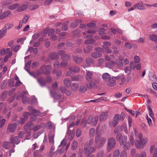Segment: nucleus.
<instances>
[{
  "label": "nucleus",
  "mask_w": 157,
  "mask_h": 157,
  "mask_svg": "<svg viewBox=\"0 0 157 157\" xmlns=\"http://www.w3.org/2000/svg\"><path fill=\"white\" fill-rule=\"evenodd\" d=\"M28 7L26 4H23L21 6L19 5L17 7V10L19 12L25 10L27 9Z\"/></svg>",
  "instance_id": "393cba45"
},
{
  "label": "nucleus",
  "mask_w": 157,
  "mask_h": 157,
  "mask_svg": "<svg viewBox=\"0 0 157 157\" xmlns=\"http://www.w3.org/2000/svg\"><path fill=\"white\" fill-rule=\"evenodd\" d=\"M6 29H2L0 30V37H2L6 34Z\"/></svg>",
  "instance_id": "49530a36"
},
{
  "label": "nucleus",
  "mask_w": 157,
  "mask_h": 157,
  "mask_svg": "<svg viewBox=\"0 0 157 157\" xmlns=\"http://www.w3.org/2000/svg\"><path fill=\"white\" fill-rule=\"evenodd\" d=\"M32 125V122H29V123H26L25 125V127L28 129L31 130L32 129L31 127Z\"/></svg>",
  "instance_id": "13d9d810"
},
{
  "label": "nucleus",
  "mask_w": 157,
  "mask_h": 157,
  "mask_svg": "<svg viewBox=\"0 0 157 157\" xmlns=\"http://www.w3.org/2000/svg\"><path fill=\"white\" fill-rule=\"evenodd\" d=\"M10 14V12L9 10H7L3 13L0 16V19H3L5 17H7Z\"/></svg>",
  "instance_id": "4be33fe9"
},
{
  "label": "nucleus",
  "mask_w": 157,
  "mask_h": 157,
  "mask_svg": "<svg viewBox=\"0 0 157 157\" xmlns=\"http://www.w3.org/2000/svg\"><path fill=\"white\" fill-rule=\"evenodd\" d=\"M31 62L30 61H29L27 63H26L25 65V70L28 72V73L31 75V74L30 72L29 69V67L30 66V64H31Z\"/></svg>",
  "instance_id": "58836bf2"
},
{
  "label": "nucleus",
  "mask_w": 157,
  "mask_h": 157,
  "mask_svg": "<svg viewBox=\"0 0 157 157\" xmlns=\"http://www.w3.org/2000/svg\"><path fill=\"white\" fill-rule=\"evenodd\" d=\"M107 140V138L105 137H101V134H97L95 137L94 142L96 144L98 143V147L101 148L103 147L105 143Z\"/></svg>",
  "instance_id": "f257e3e1"
},
{
  "label": "nucleus",
  "mask_w": 157,
  "mask_h": 157,
  "mask_svg": "<svg viewBox=\"0 0 157 157\" xmlns=\"http://www.w3.org/2000/svg\"><path fill=\"white\" fill-rule=\"evenodd\" d=\"M69 23V21H66L65 23H63L62 25L63 26L62 27V30H67L68 29V27L67 25Z\"/></svg>",
  "instance_id": "ea45409f"
},
{
  "label": "nucleus",
  "mask_w": 157,
  "mask_h": 157,
  "mask_svg": "<svg viewBox=\"0 0 157 157\" xmlns=\"http://www.w3.org/2000/svg\"><path fill=\"white\" fill-rule=\"evenodd\" d=\"M50 57L52 59H55L58 58V54L56 53H52L50 54Z\"/></svg>",
  "instance_id": "72a5a7b5"
},
{
  "label": "nucleus",
  "mask_w": 157,
  "mask_h": 157,
  "mask_svg": "<svg viewBox=\"0 0 157 157\" xmlns=\"http://www.w3.org/2000/svg\"><path fill=\"white\" fill-rule=\"evenodd\" d=\"M60 63L58 61H56L54 63V70L52 73L53 74H55L56 72V70L59 67Z\"/></svg>",
  "instance_id": "a878e982"
},
{
  "label": "nucleus",
  "mask_w": 157,
  "mask_h": 157,
  "mask_svg": "<svg viewBox=\"0 0 157 157\" xmlns=\"http://www.w3.org/2000/svg\"><path fill=\"white\" fill-rule=\"evenodd\" d=\"M17 126V125L16 123L9 124L6 129V133H9L10 132H14Z\"/></svg>",
  "instance_id": "423d86ee"
},
{
  "label": "nucleus",
  "mask_w": 157,
  "mask_h": 157,
  "mask_svg": "<svg viewBox=\"0 0 157 157\" xmlns=\"http://www.w3.org/2000/svg\"><path fill=\"white\" fill-rule=\"evenodd\" d=\"M85 62L86 65L83 66V67L85 68L86 67H90L91 65L94 63V62L93 59L90 58H86L85 59Z\"/></svg>",
  "instance_id": "f3484780"
},
{
  "label": "nucleus",
  "mask_w": 157,
  "mask_h": 157,
  "mask_svg": "<svg viewBox=\"0 0 157 157\" xmlns=\"http://www.w3.org/2000/svg\"><path fill=\"white\" fill-rule=\"evenodd\" d=\"M83 78V77L79 75H77L73 76L71 78V79L73 81H78Z\"/></svg>",
  "instance_id": "aec40b11"
},
{
  "label": "nucleus",
  "mask_w": 157,
  "mask_h": 157,
  "mask_svg": "<svg viewBox=\"0 0 157 157\" xmlns=\"http://www.w3.org/2000/svg\"><path fill=\"white\" fill-rule=\"evenodd\" d=\"M104 154V152L102 150L100 151L97 155V157H103Z\"/></svg>",
  "instance_id": "774afa93"
},
{
  "label": "nucleus",
  "mask_w": 157,
  "mask_h": 157,
  "mask_svg": "<svg viewBox=\"0 0 157 157\" xmlns=\"http://www.w3.org/2000/svg\"><path fill=\"white\" fill-rule=\"evenodd\" d=\"M79 87L78 84V83L75 82L72 83L71 86V89L74 91H76Z\"/></svg>",
  "instance_id": "c85d7f7f"
},
{
  "label": "nucleus",
  "mask_w": 157,
  "mask_h": 157,
  "mask_svg": "<svg viewBox=\"0 0 157 157\" xmlns=\"http://www.w3.org/2000/svg\"><path fill=\"white\" fill-rule=\"evenodd\" d=\"M74 61L77 63H81L83 60V58L78 56H74L73 58Z\"/></svg>",
  "instance_id": "412c9836"
},
{
  "label": "nucleus",
  "mask_w": 157,
  "mask_h": 157,
  "mask_svg": "<svg viewBox=\"0 0 157 157\" xmlns=\"http://www.w3.org/2000/svg\"><path fill=\"white\" fill-rule=\"evenodd\" d=\"M22 99L23 102L24 104L29 101V98L24 96L22 97Z\"/></svg>",
  "instance_id": "052dcab7"
},
{
  "label": "nucleus",
  "mask_w": 157,
  "mask_h": 157,
  "mask_svg": "<svg viewBox=\"0 0 157 157\" xmlns=\"http://www.w3.org/2000/svg\"><path fill=\"white\" fill-rule=\"evenodd\" d=\"M149 39L150 40L157 43V36L155 35H151L149 36Z\"/></svg>",
  "instance_id": "473e14b6"
},
{
  "label": "nucleus",
  "mask_w": 157,
  "mask_h": 157,
  "mask_svg": "<svg viewBox=\"0 0 157 157\" xmlns=\"http://www.w3.org/2000/svg\"><path fill=\"white\" fill-rule=\"evenodd\" d=\"M95 41V40L93 39L87 40L84 42V44L86 45H88L92 44Z\"/></svg>",
  "instance_id": "79ce46f5"
},
{
  "label": "nucleus",
  "mask_w": 157,
  "mask_h": 157,
  "mask_svg": "<svg viewBox=\"0 0 157 157\" xmlns=\"http://www.w3.org/2000/svg\"><path fill=\"white\" fill-rule=\"evenodd\" d=\"M146 118L147 120V122L149 126L150 127L152 126V124L151 120L150 118L148 117V116L147 115L146 116Z\"/></svg>",
  "instance_id": "864d4df0"
},
{
  "label": "nucleus",
  "mask_w": 157,
  "mask_h": 157,
  "mask_svg": "<svg viewBox=\"0 0 157 157\" xmlns=\"http://www.w3.org/2000/svg\"><path fill=\"white\" fill-rule=\"evenodd\" d=\"M47 125L49 129H52L54 131L55 130V127L51 122H48Z\"/></svg>",
  "instance_id": "c756f323"
},
{
  "label": "nucleus",
  "mask_w": 157,
  "mask_h": 157,
  "mask_svg": "<svg viewBox=\"0 0 157 157\" xmlns=\"http://www.w3.org/2000/svg\"><path fill=\"white\" fill-rule=\"evenodd\" d=\"M78 143L76 141H74L71 145V149L74 150H75L78 147Z\"/></svg>",
  "instance_id": "4c0bfd02"
},
{
  "label": "nucleus",
  "mask_w": 157,
  "mask_h": 157,
  "mask_svg": "<svg viewBox=\"0 0 157 157\" xmlns=\"http://www.w3.org/2000/svg\"><path fill=\"white\" fill-rule=\"evenodd\" d=\"M117 79H120L121 82L119 83L120 85H121L124 83L125 81V76L123 75H118L116 76Z\"/></svg>",
  "instance_id": "6ab92c4d"
},
{
  "label": "nucleus",
  "mask_w": 157,
  "mask_h": 157,
  "mask_svg": "<svg viewBox=\"0 0 157 157\" xmlns=\"http://www.w3.org/2000/svg\"><path fill=\"white\" fill-rule=\"evenodd\" d=\"M102 78L103 81L106 83L109 81V80L111 78V76L109 74L107 73H105L103 74Z\"/></svg>",
  "instance_id": "dca6fc26"
},
{
  "label": "nucleus",
  "mask_w": 157,
  "mask_h": 157,
  "mask_svg": "<svg viewBox=\"0 0 157 157\" xmlns=\"http://www.w3.org/2000/svg\"><path fill=\"white\" fill-rule=\"evenodd\" d=\"M93 119V116H91V115L89 117L87 121V123L89 124H90L92 122Z\"/></svg>",
  "instance_id": "bf43d9fd"
},
{
  "label": "nucleus",
  "mask_w": 157,
  "mask_h": 157,
  "mask_svg": "<svg viewBox=\"0 0 157 157\" xmlns=\"http://www.w3.org/2000/svg\"><path fill=\"white\" fill-rule=\"evenodd\" d=\"M86 80L88 82L93 80V79L92 76L93 75V74L92 72L86 70Z\"/></svg>",
  "instance_id": "4468645a"
},
{
  "label": "nucleus",
  "mask_w": 157,
  "mask_h": 157,
  "mask_svg": "<svg viewBox=\"0 0 157 157\" xmlns=\"http://www.w3.org/2000/svg\"><path fill=\"white\" fill-rule=\"evenodd\" d=\"M96 150V147L89 146L88 144H85L84 151L86 156H88L90 155L95 152Z\"/></svg>",
  "instance_id": "7ed1b4c3"
},
{
  "label": "nucleus",
  "mask_w": 157,
  "mask_h": 157,
  "mask_svg": "<svg viewBox=\"0 0 157 157\" xmlns=\"http://www.w3.org/2000/svg\"><path fill=\"white\" fill-rule=\"evenodd\" d=\"M38 7V6L37 5H33L30 6L29 8L31 10H35Z\"/></svg>",
  "instance_id": "0e129e2a"
},
{
  "label": "nucleus",
  "mask_w": 157,
  "mask_h": 157,
  "mask_svg": "<svg viewBox=\"0 0 157 157\" xmlns=\"http://www.w3.org/2000/svg\"><path fill=\"white\" fill-rule=\"evenodd\" d=\"M80 124L83 125V127H86V120L85 118H83Z\"/></svg>",
  "instance_id": "69168bd1"
},
{
  "label": "nucleus",
  "mask_w": 157,
  "mask_h": 157,
  "mask_svg": "<svg viewBox=\"0 0 157 157\" xmlns=\"http://www.w3.org/2000/svg\"><path fill=\"white\" fill-rule=\"evenodd\" d=\"M58 54L62 56L61 58L63 61H67L69 59V56L66 54L64 52L63 50L59 51Z\"/></svg>",
  "instance_id": "9d476101"
},
{
  "label": "nucleus",
  "mask_w": 157,
  "mask_h": 157,
  "mask_svg": "<svg viewBox=\"0 0 157 157\" xmlns=\"http://www.w3.org/2000/svg\"><path fill=\"white\" fill-rule=\"evenodd\" d=\"M90 83L86 84L87 88L89 89H91L95 85V83L93 81V80L90 81Z\"/></svg>",
  "instance_id": "c9c22d12"
},
{
  "label": "nucleus",
  "mask_w": 157,
  "mask_h": 157,
  "mask_svg": "<svg viewBox=\"0 0 157 157\" xmlns=\"http://www.w3.org/2000/svg\"><path fill=\"white\" fill-rule=\"evenodd\" d=\"M116 144L115 139L113 138H110L108 141V149H111L113 148Z\"/></svg>",
  "instance_id": "0eeeda50"
},
{
  "label": "nucleus",
  "mask_w": 157,
  "mask_h": 157,
  "mask_svg": "<svg viewBox=\"0 0 157 157\" xmlns=\"http://www.w3.org/2000/svg\"><path fill=\"white\" fill-rule=\"evenodd\" d=\"M55 136L54 132H51L49 134L48 137L49 141L50 143L54 144V137Z\"/></svg>",
  "instance_id": "5701e85b"
},
{
  "label": "nucleus",
  "mask_w": 157,
  "mask_h": 157,
  "mask_svg": "<svg viewBox=\"0 0 157 157\" xmlns=\"http://www.w3.org/2000/svg\"><path fill=\"white\" fill-rule=\"evenodd\" d=\"M134 59L135 62L136 63H139L140 61V57L138 56H135L134 57Z\"/></svg>",
  "instance_id": "338daca9"
},
{
  "label": "nucleus",
  "mask_w": 157,
  "mask_h": 157,
  "mask_svg": "<svg viewBox=\"0 0 157 157\" xmlns=\"http://www.w3.org/2000/svg\"><path fill=\"white\" fill-rule=\"evenodd\" d=\"M86 88L84 85L81 86L79 89L80 91L82 93L85 92L86 90Z\"/></svg>",
  "instance_id": "8fccbe9b"
},
{
  "label": "nucleus",
  "mask_w": 157,
  "mask_h": 157,
  "mask_svg": "<svg viewBox=\"0 0 157 157\" xmlns=\"http://www.w3.org/2000/svg\"><path fill=\"white\" fill-rule=\"evenodd\" d=\"M95 129L94 128H91L89 130V135L90 137H94L95 133Z\"/></svg>",
  "instance_id": "e433bc0d"
},
{
  "label": "nucleus",
  "mask_w": 157,
  "mask_h": 157,
  "mask_svg": "<svg viewBox=\"0 0 157 157\" xmlns=\"http://www.w3.org/2000/svg\"><path fill=\"white\" fill-rule=\"evenodd\" d=\"M19 6V4H14L9 6V9L10 10H13L15 9L16 8L17 9L18 6Z\"/></svg>",
  "instance_id": "c03bdc74"
},
{
  "label": "nucleus",
  "mask_w": 157,
  "mask_h": 157,
  "mask_svg": "<svg viewBox=\"0 0 157 157\" xmlns=\"http://www.w3.org/2000/svg\"><path fill=\"white\" fill-rule=\"evenodd\" d=\"M37 81L41 86H44L46 82L44 79L42 77L38 78Z\"/></svg>",
  "instance_id": "cd10ccee"
},
{
  "label": "nucleus",
  "mask_w": 157,
  "mask_h": 157,
  "mask_svg": "<svg viewBox=\"0 0 157 157\" xmlns=\"http://www.w3.org/2000/svg\"><path fill=\"white\" fill-rule=\"evenodd\" d=\"M125 118V114L124 112H122L120 115L118 114L115 115L112 124L109 123L110 127H115L118 124L119 121H122Z\"/></svg>",
  "instance_id": "f03ea898"
},
{
  "label": "nucleus",
  "mask_w": 157,
  "mask_h": 157,
  "mask_svg": "<svg viewBox=\"0 0 157 157\" xmlns=\"http://www.w3.org/2000/svg\"><path fill=\"white\" fill-rule=\"evenodd\" d=\"M2 117L1 116L0 117V127L1 128L4 124L5 120L4 119H2Z\"/></svg>",
  "instance_id": "6e6d98bb"
},
{
  "label": "nucleus",
  "mask_w": 157,
  "mask_h": 157,
  "mask_svg": "<svg viewBox=\"0 0 157 157\" xmlns=\"http://www.w3.org/2000/svg\"><path fill=\"white\" fill-rule=\"evenodd\" d=\"M98 116H96L94 117V121L92 124L93 126H95L96 125L98 120Z\"/></svg>",
  "instance_id": "603ef678"
},
{
  "label": "nucleus",
  "mask_w": 157,
  "mask_h": 157,
  "mask_svg": "<svg viewBox=\"0 0 157 157\" xmlns=\"http://www.w3.org/2000/svg\"><path fill=\"white\" fill-rule=\"evenodd\" d=\"M131 68L129 67L126 66L124 68V71L125 73L130 74L131 72Z\"/></svg>",
  "instance_id": "a18cd8bd"
},
{
  "label": "nucleus",
  "mask_w": 157,
  "mask_h": 157,
  "mask_svg": "<svg viewBox=\"0 0 157 157\" xmlns=\"http://www.w3.org/2000/svg\"><path fill=\"white\" fill-rule=\"evenodd\" d=\"M91 56L93 58H97L101 57L102 56V54L98 52H94L91 53Z\"/></svg>",
  "instance_id": "b1692460"
},
{
  "label": "nucleus",
  "mask_w": 157,
  "mask_h": 157,
  "mask_svg": "<svg viewBox=\"0 0 157 157\" xmlns=\"http://www.w3.org/2000/svg\"><path fill=\"white\" fill-rule=\"evenodd\" d=\"M10 141L12 144H17L20 143V140H19L18 136L14 137L13 135H12L10 138Z\"/></svg>",
  "instance_id": "9b49d317"
},
{
  "label": "nucleus",
  "mask_w": 157,
  "mask_h": 157,
  "mask_svg": "<svg viewBox=\"0 0 157 157\" xmlns=\"http://www.w3.org/2000/svg\"><path fill=\"white\" fill-rule=\"evenodd\" d=\"M109 117L108 112H107L102 113L99 117V120L100 121H103L107 119Z\"/></svg>",
  "instance_id": "ddd939ff"
},
{
  "label": "nucleus",
  "mask_w": 157,
  "mask_h": 157,
  "mask_svg": "<svg viewBox=\"0 0 157 157\" xmlns=\"http://www.w3.org/2000/svg\"><path fill=\"white\" fill-rule=\"evenodd\" d=\"M13 26V25L12 24L8 23L6 24L5 25V28L4 29H6L7 31V29H10Z\"/></svg>",
  "instance_id": "3c124183"
},
{
  "label": "nucleus",
  "mask_w": 157,
  "mask_h": 157,
  "mask_svg": "<svg viewBox=\"0 0 157 157\" xmlns=\"http://www.w3.org/2000/svg\"><path fill=\"white\" fill-rule=\"evenodd\" d=\"M116 77H113L112 78L107 82L106 84L109 86H114L116 84Z\"/></svg>",
  "instance_id": "2eb2a0df"
},
{
  "label": "nucleus",
  "mask_w": 157,
  "mask_h": 157,
  "mask_svg": "<svg viewBox=\"0 0 157 157\" xmlns=\"http://www.w3.org/2000/svg\"><path fill=\"white\" fill-rule=\"evenodd\" d=\"M120 154V152L118 150H116L113 154V157H118Z\"/></svg>",
  "instance_id": "e2e57ef3"
},
{
  "label": "nucleus",
  "mask_w": 157,
  "mask_h": 157,
  "mask_svg": "<svg viewBox=\"0 0 157 157\" xmlns=\"http://www.w3.org/2000/svg\"><path fill=\"white\" fill-rule=\"evenodd\" d=\"M28 109L32 114L36 116H38L40 114V111L33 108L32 106L29 107Z\"/></svg>",
  "instance_id": "1a4fd4ad"
},
{
  "label": "nucleus",
  "mask_w": 157,
  "mask_h": 157,
  "mask_svg": "<svg viewBox=\"0 0 157 157\" xmlns=\"http://www.w3.org/2000/svg\"><path fill=\"white\" fill-rule=\"evenodd\" d=\"M50 93L51 97L55 99L59 100L61 97V95L59 93H57L55 91L50 90Z\"/></svg>",
  "instance_id": "6e6552de"
},
{
  "label": "nucleus",
  "mask_w": 157,
  "mask_h": 157,
  "mask_svg": "<svg viewBox=\"0 0 157 157\" xmlns=\"http://www.w3.org/2000/svg\"><path fill=\"white\" fill-rule=\"evenodd\" d=\"M127 140V136H123L122 137L121 140L120 141V145H122Z\"/></svg>",
  "instance_id": "7c9ffc66"
},
{
  "label": "nucleus",
  "mask_w": 157,
  "mask_h": 157,
  "mask_svg": "<svg viewBox=\"0 0 157 157\" xmlns=\"http://www.w3.org/2000/svg\"><path fill=\"white\" fill-rule=\"evenodd\" d=\"M127 156V153L124 150H123L121 152L120 155V157H126Z\"/></svg>",
  "instance_id": "4d7b16f0"
},
{
  "label": "nucleus",
  "mask_w": 157,
  "mask_h": 157,
  "mask_svg": "<svg viewBox=\"0 0 157 157\" xmlns=\"http://www.w3.org/2000/svg\"><path fill=\"white\" fill-rule=\"evenodd\" d=\"M20 47V46L19 45H17L16 46H13L11 48V50L13 51L17 52L18 51Z\"/></svg>",
  "instance_id": "a19ab883"
},
{
  "label": "nucleus",
  "mask_w": 157,
  "mask_h": 157,
  "mask_svg": "<svg viewBox=\"0 0 157 157\" xmlns=\"http://www.w3.org/2000/svg\"><path fill=\"white\" fill-rule=\"evenodd\" d=\"M147 138H144L140 140V141L137 140L136 141L135 145L139 149H142L145 146V144L147 142Z\"/></svg>",
  "instance_id": "20e7f679"
},
{
  "label": "nucleus",
  "mask_w": 157,
  "mask_h": 157,
  "mask_svg": "<svg viewBox=\"0 0 157 157\" xmlns=\"http://www.w3.org/2000/svg\"><path fill=\"white\" fill-rule=\"evenodd\" d=\"M94 140L93 138H90L89 141L86 143L85 144H88L89 146H91L94 143Z\"/></svg>",
  "instance_id": "680f3d73"
},
{
  "label": "nucleus",
  "mask_w": 157,
  "mask_h": 157,
  "mask_svg": "<svg viewBox=\"0 0 157 157\" xmlns=\"http://www.w3.org/2000/svg\"><path fill=\"white\" fill-rule=\"evenodd\" d=\"M99 34L100 35L102 36V35L104 33L106 29L103 28H100L99 29Z\"/></svg>",
  "instance_id": "5fc2aeb1"
},
{
  "label": "nucleus",
  "mask_w": 157,
  "mask_h": 157,
  "mask_svg": "<svg viewBox=\"0 0 157 157\" xmlns=\"http://www.w3.org/2000/svg\"><path fill=\"white\" fill-rule=\"evenodd\" d=\"M98 66H101L105 62V60L103 59L100 58L98 61Z\"/></svg>",
  "instance_id": "de8ad7c7"
},
{
  "label": "nucleus",
  "mask_w": 157,
  "mask_h": 157,
  "mask_svg": "<svg viewBox=\"0 0 157 157\" xmlns=\"http://www.w3.org/2000/svg\"><path fill=\"white\" fill-rule=\"evenodd\" d=\"M3 147L6 149H9L10 147V144L9 142H6L3 144Z\"/></svg>",
  "instance_id": "09e8293b"
},
{
  "label": "nucleus",
  "mask_w": 157,
  "mask_h": 157,
  "mask_svg": "<svg viewBox=\"0 0 157 157\" xmlns=\"http://www.w3.org/2000/svg\"><path fill=\"white\" fill-rule=\"evenodd\" d=\"M130 145L129 142H126L123 144V148L125 151L127 150L130 148Z\"/></svg>",
  "instance_id": "2f4dec72"
},
{
  "label": "nucleus",
  "mask_w": 157,
  "mask_h": 157,
  "mask_svg": "<svg viewBox=\"0 0 157 157\" xmlns=\"http://www.w3.org/2000/svg\"><path fill=\"white\" fill-rule=\"evenodd\" d=\"M92 48V47L91 46H87L86 48L84 49V51L86 53L90 52H91Z\"/></svg>",
  "instance_id": "f704fd0d"
},
{
  "label": "nucleus",
  "mask_w": 157,
  "mask_h": 157,
  "mask_svg": "<svg viewBox=\"0 0 157 157\" xmlns=\"http://www.w3.org/2000/svg\"><path fill=\"white\" fill-rule=\"evenodd\" d=\"M64 85L67 87H69L71 85V81L68 78H65L63 81Z\"/></svg>",
  "instance_id": "a211bd4d"
},
{
  "label": "nucleus",
  "mask_w": 157,
  "mask_h": 157,
  "mask_svg": "<svg viewBox=\"0 0 157 157\" xmlns=\"http://www.w3.org/2000/svg\"><path fill=\"white\" fill-rule=\"evenodd\" d=\"M68 70L74 73H77L80 71L79 68L77 67H70L68 68Z\"/></svg>",
  "instance_id": "bb28decb"
},
{
  "label": "nucleus",
  "mask_w": 157,
  "mask_h": 157,
  "mask_svg": "<svg viewBox=\"0 0 157 157\" xmlns=\"http://www.w3.org/2000/svg\"><path fill=\"white\" fill-rule=\"evenodd\" d=\"M124 60V58L120 56L118 57V59L116 60V65L118 68L122 67L123 65V61Z\"/></svg>",
  "instance_id": "f8f14e48"
},
{
  "label": "nucleus",
  "mask_w": 157,
  "mask_h": 157,
  "mask_svg": "<svg viewBox=\"0 0 157 157\" xmlns=\"http://www.w3.org/2000/svg\"><path fill=\"white\" fill-rule=\"evenodd\" d=\"M51 67L50 65H43L40 68L41 72L47 75L49 74L51 72Z\"/></svg>",
  "instance_id": "39448f33"
},
{
  "label": "nucleus",
  "mask_w": 157,
  "mask_h": 157,
  "mask_svg": "<svg viewBox=\"0 0 157 157\" xmlns=\"http://www.w3.org/2000/svg\"><path fill=\"white\" fill-rule=\"evenodd\" d=\"M135 5H136V8L138 9L144 10L145 9L143 4L141 3H139Z\"/></svg>",
  "instance_id": "37998d69"
}]
</instances>
